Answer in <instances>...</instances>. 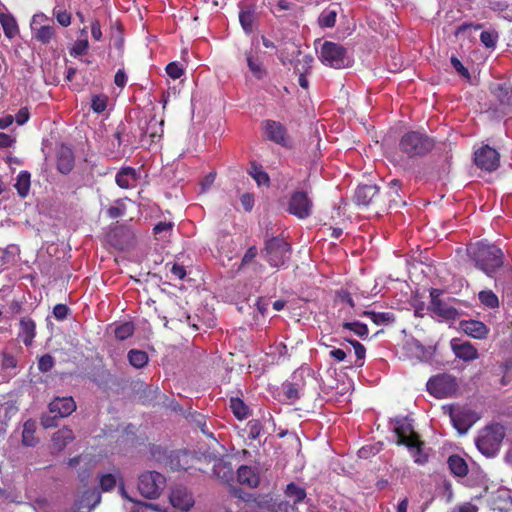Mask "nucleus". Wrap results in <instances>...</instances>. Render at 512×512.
Here are the masks:
<instances>
[{
  "mask_svg": "<svg viewBox=\"0 0 512 512\" xmlns=\"http://www.w3.org/2000/svg\"><path fill=\"white\" fill-rule=\"evenodd\" d=\"M477 419V414L470 409H459L451 413L453 426L460 435L465 434Z\"/></svg>",
  "mask_w": 512,
  "mask_h": 512,
  "instance_id": "nucleus-18",
  "label": "nucleus"
},
{
  "mask_svg": "<svg viewBox=\"0 0 512 512\" xmlns=\"http://www.w3.org/2000/svg\"><path fill=\"white\" fill-rule=\"evenodd\" d=\"M163 121H157L155 118H152L148 123L146 128L143 130V133L147 135L151 141H154L155 138H160L163 134Z\"/></svg>",
  "mask_w": 512,
  "mask_h": 512,
  "instance_id": "nucleus-42",
  "label": "nucleus"
},
{
  "mask_svg": "<svg viewBox=\"0 0 512 512\" xmlns=\"http://www.w3.org/2000/svg\"><path fill=\"white\" fill-rule=\"evenodd\" d=\"M116 183L120 188L127 189L137 180L136 170L131 167L122 168L116 175Z\"/></svg>",
  "mask_w": 512,
  "mask_h": 512,
  "instance_id": "nucleus-30",
  "label": "nucleus"
},
{
  "mask_svg": "<svg viewBox=\"0 0 512 512\" xmlns=\"http://www.w3.org/2000/svg\"><path fill=\"white\" fill-rule=\"evenodd\" d=\"M54 359L51 355L45 354L38 361V368L41 372H48L53 368Z\"/></svg>",
  "mask_w": 512,
  "mask_h": 512,
  "instance_id": "nucleus-57",
  "label": "nucleus"
},
{
  "mask_svg": "<svg viewBox=\"0 0 512 512\" xmlns=\"http://www.w3.org/2000/svg\"><path fill=\"white\" fill-rule=\"evenodd\" d=\"M134 333V325L131 322H125L115 328L114 334L118 340H126Z\"/></svg>",
  "mask_w": 512,
  "mask_h": 512,
  "instance_id": "nucleus-45",
  "label": "nucleus"
},
{
  "mask_svg": "<svg viewBox=\"0 0 512 512\" xmlns=\"http://www.w3.org/2000/svg\"><path fill=\"white\" fill-rule=\"evenodd\" d=\"M166 72L171 78L178 79L182 76L184 70L176 62H171L166 66Z\"/></svg>",
  "mask_w": 512,
  "mask_h": 512,
  "instance_id": "nucleus-61",
  "label": "nucleus"
},
{
  "mask_svg": "<svg viewBox=\"0 0 512 512\" xmlns=\"http://www.w3.org/2000/svg\"><path fill=\"white\" fill-rule=\"evenodd\" d=\"M165 485V477L157 471L145 472L139 476L138 490L145 498H158L165 488Z\"/></svg>",
  "mask_w": 512,
  "mask_h": 512,
  "instance_id": "nucleus-7",
  "label": "nucleus"
},
{
  "mask_svg": "<svg viewBox=\"0 0 512 512\" xmlns=\"http://www.w3.org/2000/svg\"><path fill=\"white\" fill-rule=\"evenodd\" d=\"M345 340L353 346L357 359L363 361L365 358V354H366L365 347L357 340L349 339V338H345ZM356 365L360 367L363 365V362L356 364Z\"/></svg>",
  "mask_w": 512,
  "mask_h": 512,
  "instance_id": "nucleus-54",
  "label": "nucleus"
},
{
  "mask_svg": "<svg viewBox=\"0 0 512 512\" xmlns=\"http://www.w3.org/2000/svg\"><path fill=\"white\" fill-rule=\"evenodd\" d=\"M53 15L61 26L67 27L71 24V14L66 10H54Z\"/></svg>",
  "mask_w": 512,
  "mask_h": 512,
  "instance_id": "nucleus-56",
  "label": "nucleus"
},
{
  "mask_svg": "<svg viewBox=\"0 0 512 512\" xmlns=\"http://www.w3.org/2000/svg\"><path fill=\"white\" fill-rule=\"evenodd\" d=\"M0 23L7 38L11 39L18 34L19 28L17 22L11 14L1 13Z\"/></svg>",
  "mask_w": 512,
  "mask_h": 512,
  "instance_id": "nucleus-32",
  "label": "nucleus"
},
{
  "mask_svg": "<svg viewBox=\"0 0 512 512\" xmlns=\"http://www.w3.org/2000/svg\"><path fill=\"white\" fill-rule=\"evenodd\" d=\"M450 61H451L453 68L458 72L459 75H461L462 77H464L466 79H470V73H469L468 69L464 67V65L461 63V61L456 56H452Z\"/></svg>",
  "mask_w": 512,
  "mask_h": 512,
  "instance_id": "nucleus-59",
  "label": "nucleus"
},
{
  "mask_svg": "<svg viewBox=\"0 0 512 512\" xmlns=\"http://www.w3.org/2000/svg\"><path fill=\"white\" fill-rule=\"evenodd\" d=\"M256 18L257 15L254 5H241L239 21L246 33L250 34L253 31V23Z\"/></svg>",
  "mask_w": 512,
  "mask_h": 512,
  "instance_id": "nucleus-27",
  "label": "nucleus"
},
{
  "mask_svg": "<svg viewBox=\"0 0 512 512\" xmlns=\"http://www.w3.org/2000/svg\"><path fill=\"white\" fill-rule=\"evenodd\" d=\"M411 456L415 463L424 465L428 462L429 455L426 450H411Z\"/></svg>",
  "mask_w": 512,
  "mask_h": 512,
  "instance_id": "nucleus-60",
  "label": "nucleus"
},
{
  "mask_svg": "<svg viewBox=\"0 0 512 512\" xmlns=\"http://www.w3.org/2000/svg\"><path fill=\"white\" fill-rule=\"evenodd\" d=\"M435 146L433 138L419 131L405 133L399 141V150L408 158L423 157Z\"/></svg>",
  "mask_w": 512,
  "mask_h": 512,
  "instance_id": "nucleus-3",
  "label": "nucleus"
},
{
  "mask_svg": "<svg viewBox=\"0 0 512 512\" xmlns=\"http://www.w3.org/2000/svg\"><path fill=\"white\" fill-rule=\"evenodd\" d=\"M230 408H231L233 414L239 420H242V419H245L248 417L249 408L240 398L232 397L230 399Z\"/></svg>",
  "mask_w": 512,
  "mask_h": 512,
  "instance_id": "nucleus-38",
  "label": "nucleus"
},
{
  "mask_svg": "<svg viewBox=\"0 0 512 512\" xmlns=\"http://www.w3.org/2000/svg\"><path fill=\"white\" fill-rule=\"evenodd\" d=\"M283 390L287 399L295 401L299 398V390L295 384L290 382L284 383Z\"/></svg>",
  "mask_w": 512,
  "mask_h": 512,
  "instance_id": "nucleus-55",
  "label": "nucleus"
},
{
  "mask_svg": "<svg viewBox=\"0 0 512 512\" xmlns=\"http://www.w3.org/2000/svg\"><path fill=\"white\" fill-rule=\"evenodd\" d=\"M426 386L429 393L437 398L451 396L458 387L456 379L448 374H439L430 378Z\"/></svg>",
  "mask_w": 512,
  "mask_h": 512,
  "instance_id": "nucleus-8",
  "label": "nucleus"
},
{
  "mask_svg": "<svg viewBox=\"0 0 512 512\" xmlns=\"http://www.w3.org/2000/svg\"><path fill=\"white\" fill-rule=\"evenodd\" d=\"M510 500V495L508 490H499L497 492V496L493 498V505L499 509L504 510Z\"/></svg>",
  "mask_w": 512,
  "mask_h": 512,
  "instance_id": "nucleus-50",
  "label": "nucleus"
},
{
  "mask_svg": "<svg viewBox=\"0 0 512 512\" xmlns=\"http://www.w3.org/2000/svg\"><path fill=\"white\" fill-rule=\"evenodd\" d=\"M76 410V403L72 397H56L49 403V413L63 418Z\"/></svg>",
  "mask_w": 512,
  "mask_h": 512,
  "instance_id": "nucleus-20",
  "label": "nucleus"
},
{
  "mask_svg": "<svg viewBox=\"0 0 512 512\" xmlns=\"http://www.w3.org/2000/svg\"><path fill=\"white\" fill-rule=\"evenodd\" d=\"M498 39L497 32L483 31L480 35V40L487 48H494Z\"/></svg>",
  "mask_w": 512,
  "mask_h": 512,
  "instance_id": "nucleus-53",
  "label": "nucleus"
},
{
  "mask_svg": "<svg viewBox=\"0 0 512 512\" xmlns=\"http://www.w3.org/2000/svg\"><path fill=\"white\" fill-rule=\"evenodd\" d=\"M74 438L73 431L64 427L54 433L52 440L56 448H65L73 442Z\"/></svg>",
  "mask_w": 512,
  "mask_h": 512,
  "instance_id": "nucleus-33",
  "label": "nucleus"
},
{
  "mask_svg": "<svg viewBox=\"0 0 512 512\" xmlns=\"http://www.w3.org/2000/svg\"><path fill=\"white\" fill-rule=\"evenodd\" d=\"M505 436L504 427L500 424H492L483 428L475 440L476 448H496Z\"/></svg>",
  "mask_w": 512,
  "mask_h": 512,
  "instance_id": "nucleus-10",
  "label": "nucleus"
},
{
  "mask_svg": "<svg viewBox=\"0 0 512 512\" xmlns=\"http://www.w3.org/2000/svg\"><path fill=\"white\" fill-rule=\"evenodd\" d=\"M59 417H56L55 414H43L41 416V425L44 427V428H50V427H54L56 426V420L58 419Z\"/></svg>",
  "mask_w": 512,
  "mask_h": 512,
  "instance_id": "nucleus-64",
  "label": "nucleus"
},
{
  "mask_svg": "<svg viewBox=\"0 0 512 512\" xmlns=\"http://www.w3.org/2000/svg\"><path fill=\"white\" fill-rule=\"evenodd\" d=\"M89 48V42L87 39L77 40L73 47L70 49V55L73 57H78L85 55Z\"/></svg>",
  "mask_w": 512,
  "mask_h": 512,
  "instance_id": "nucleus-49",
  "label": "nucleus"
},
{
  "mask_svg": "<svg viewBox=\"0 0 512 512\" xmlns=\"http://www.w3.org/2000/svg\"><path fill=\"white\" fill-rule=\"evenodd\" d=\"M99 458L91 453H82L68 460V466L77 470L78 479L87 485L92 470L96 467Z\"/></svg>",
  "mask_w": 512,
  "mask_h": 512,
  "instance_id": "nucleus-9",
  "label": "nucleus"
},
{
  "mask_svg": "<svg viewBox=\"0 0 512 512\" xmlns=\"http://www.w3.org/2000/svg\"><path fill=\"white\" fill-rule=\"evenodd\" d=\"M212 470L213 474L223 483L228 485L234 481V471L229 461L223 458L215 459Z\"/></svg>",
  "mask_w": 512,
  "mask_h": 512,
  "instance_id": "nucleus-23",
  "label": "nucleus"
},
{
  "mask_svg": "<svg viewBox=\"0 0 512 512\" xmlns=\"http://www.w3.org/2000/svg\"><path fill=\"white\" fill-rule=\"evenodd\" d=\"M337 10L332 9L331 7L322 11V13L318 17V24L323 28H332L335 26Z\"/></svg>",
  "mask_w": 512,
  "mask_h": 512,
  "instance_id": "nucleus-39",
  "label": "nucleus"
},
{
  "mask_svg": "<svg viewBox=\"0 0 512 512\" xmlns=\"http://www.w3.org/2000/svg\"><path fill=\"white\" fill-rule=\"evenodd\" d=\"M169 501L171 505L182 512H188L195 504L191 491L182 485L175 486L170 493Z\"/></svg>",
  "mask_w": 512,
  "mask_h": 512,
  "instance_id": "nucleus-14",
  "label": "nucleus"
},
{
  "mask_svg": "<svg viewBox=\"0 0 512 512\" xmlns=\"http://www.w3.org/2000/svg\"><path fill=\"white\" fill-rule=\"evenodd\" d=\"M257 512H297L287 501L274 499L270 494H261Z\"/></svg>",
  "mask_w": 512,
  "mask_h": 512,
  "instance_id": "nucleus-17",
  "label": "nucleus"
},
{
  "mask_svg": "<svg viewBox=\"0 0 512 512\" xmlns=\"http://www.w3.org/2000/svg\"><path fill=\"white\" fill-rule=\"evenodd\" d=\"M99 484L103 492L111 491L116 486V478L110 473L103 474L100 476Z\"/></svg>",
  "mask_w": 512,
  "mask_h": 512,
  "instance_id": "nucleus-52",
  "label": "nucleus"
},
{
  "mask_svg": "<svg viewBox=\"0 0 512 512\" xmlns=\"http://www.w3.org/2000/svg\"><path fill=\"white\" fill-rule=\"evenodd\" d=\"M279 436L280 437L286 436L287 437L286 444L289 446H292V447L302 446L301 440L296 433H293V432L289 433L286 431V432H281L279 434Z\"/></svg>",
  "mask_w": 512,
  "mask_h": 512,
  "instance_id": "nucleus-62",
  "label": "nucleus"
},
{
  "mask_svg": "<svg viewBox=\"0 0 512 512\" xmlns=\"http://www.w3.org/2000/svg\"><path fill=\"white\" fill-rule=\"evenodd\" d=\"M344 329L353 331L357 336L366 338L368 335L367 325L361 322H344L342 324Z\"/></svg>",
  "mask_w": 512,
  "mask_h": 512,
  "instance_id": "nucleus-46",
  "label": "nucleus"
},
{
  "mask_svg": "<svg viewBox=\"0 0 512 512\" xmlns=\"http://www.w3.org/2000/svg\"><path fill=\"white\" fill-rule=\"evenodd\" d=\"M36 431V422L32 419L27 420L23 425L22 441L25 446H35L37 441L34 437Z\"/></svg>",
  "mask_w": 512,
  "mask_h": 512,
  "instance_id": "nucleus-35",
  "label": "nucleus"
},
{
  "mask_svg": "<svg viewBox=\"0 0 512 512\" xmlns=\"http://www.w3.org/2000/svg\"><path fill=\"white\" fill-rule=\"evenodd\" d=\"M286 496L293 500L294 506L301 503L306 498V491L304 488L298 486L294 482L287 485L285 490Z\"/></svg>",
  "mask_w": 512,
  "mask_h": 512,
  "instance_id": "nucleus-37",
  "label": "nucleus"
},
{
  "mask_svg": "<svg viewBox=\"0 0 512 512\" xmlns=\"http://www.w3.org/2000/svg\"><path fill=\"white\" fill-rule=\"evenodd\" d=\"M31 30L33 33V37L38 42H40L44 45L49 44L56 37L54 25H40V26L32 25Z\"/></svg>",
  "mask_w": 512,
  "mask_h": 512,
  "instance_id": "nucleus-29",
  "label": "nucleus"
},
{
  "mask_svg": "<svg viewBox=\"0 0 512 512\" xmlns=\"http://www.w3.org/2000/svg\"><path fill=\"white\" fill-rule=\"evenodd\" d=\"M20 332L18 337L26 346H30L36 336V324L30 317H22L19 322Z\"/></svg>",
  "mask_w": 512,
  "mask_h": 512,
  "instance_id": "nucleus-26",
  "label": "nucleus"
},
{
  "mask_svg": "<svg viewBox=\"0 0 512 512\" xmlns=\"http://www.w3.org/2000/svg\"><path fill=\"white\" fill-rule=\"evenodd\" d=\"M201 456L205 459L207 457L201 450H155L153 453V457L163 461L164 466L171 471L193 468L194 463L201 460Z\"/></svg>",
  "mask_w": 512,
  "mask_h": 512,
  "instance_id": "nucleus-2",
  "label": "nucleus"
},
{
  "mask_svg": "<svg viewBox=\"0 0 512 512\" xmlns=\"http://www.w3.org/2000/svg\"><path fill=\"white\" fill-rule=\"evenodd\" d=\"M248 173L253 177L258 185L269 184L270 179L268 174L262 169V166L258 165L256 162H251Z\"/></svg>",
  "mask_w": 512,
  "mask_h": 512,
  "instance_id": "nucleus-40",
  "label": "nucleus"
},
{
  "mask_svg": "<svg viewBox=\"0 0 512 512\" xmlns=\"http://www.w3.org/2000/svg\"><path fill=\"white\" fill-rule=\"evenodd\" d=\"M125 205L124 203L122 202V200H117V205L116 206H111L108 210H107V215L112 218V219H115V218H118L122 215H124L125 213Z\"/></svg>",
  "mask_w": 512,
  "mask_h": 512,
  "instance_id": "nucleus-58",
  "label": "nucleus"
},
{
  "mask_svg": "<svg viewBox=\"0 0 512 512\" xmlns=\"http://www.w3.org/2000/svg\"><path fill=\"white\" fill-rule=\"evenodd\" d=\"M265 247L261 256L273 267H281L290 259L291 245L281 237L269 236L266 233Z\"/></svg>",
  "mask_w": 512,
  "mask_h": 512,
  "instance_id": "nucleus-5",
  "label": "nucleus"
},
{
  "mask_svg": "<svg viewBox=\"0 0 512 512\" xmlns=\"http://www.w3.org/2000/svg\"><path fill=\"white\" fill-rule=\"evenodd\" d=\"M246 60L250 71L257 79H262L266 75V71L262 67V63L258 59H255L250 52L246 53Z\"/></svg>",
  "mask_w": 512,
  "mask_h": 512,
  "instance_id": "nucleus-43",
  "label": "nucleus"
},
{
  "mask_svg": "<svg viewBox=\"0 0 512 512\" xmlns=\"http://www.w3.org/2000/svg\"><path fill=\"white\" fill-rule=\"evenodd\" d=\"M227 489L229 494L241 500L244 503L243 510L244 512H257L259 507V499L260 495H254L252 493L244 491L240 486L231 482L227 485Z\"/></svg>",
  "mask_w": 512,
  "mask_h": 512,
  "instance_id": "nucleus-15",
  "label": "nucleus"
},
{
  "mask_svg": "<svg viewBox=\"0 0 512 512\" xmlns=\"http://www.w3.org/2000/svg\"><path fill=\"white\" fill-rule=\"evenodd\" d=\"M264 129L269 140L282 146L286 145V129L280 122L266 120Z\"/></svg>",
  "mask_w": 512,
  "mask_h": 512,
  "instance_id": "nucleus-21",
  "label": "nucleus"
},
{
  "mask_svg": "<svg viewBox=\"0 0 512 512\" xmlns=\"http://www.w3.org/2000/svg\"><path fill=\"white\" fill-rule=\"evenodd\" d=\"M15 188L20 197L25 198L30 189V174L27 171H21L17 177Z\"/></svg>",
  "mask_w": 512,
  "mask_h": 512,
  "instance_id": "nucleus-41",
  "label": "nucleus"
},
{
  "mask_svg": "<svg viewBox=\"0 0 512 512\" xmlns=\"http://www.w3.org/2000/svg\"><path fill=\"white\" fill-rule=\"evenodd\" d=\"M319 59L323 64L334 69L346 68L353 63L349 50L343 45L332 41H325L322 44Z\"/></svg>",
  "mask_w": 512,
  "mask_h": 512,
  "instance_id": "nucleus-4",
  "label": "nucleus"
},
{
  "mask_svg": "<svg viewBox=\"0 0 512 512\" xmlns=\"http://www.w3.org/2000/svg\"><path fill=\"white\" fill-rule=\"evenodd\" d=\"M74 154L70 147L61 145L57 151V169L62 174H68L74 167Z\"/></svg>",
  "mask_w": 512,
  "mask_h": 512,
  "instance_id": "nucleus-22",
  "label": "nucleus"
},
{
  "mask_svg": "<svg viewBox=\"0 0 512 512\" xmlns=\"http://www.w3.org/2000/svg\"><path fill=\"white\" fill-rule=\"evenodd\" d=\"M448 466L451 473L457 477H465L469 471L466 461L458 455H451L448 458Z\"/></svg>",
  "mask_w": 512,
  "mask_h": 512,
  "instance_id": "nucleus-31",
  "label": "nucleus"
},
{
  "mask_svg": "<svg viewBox=\"0 0 512 512\" xmlns=\"http://www.w3.org/2000/svg\"><path fill=\"white\" fill-rule=\"evenodd\" d=\"M107 96L94 95L91 99V108L95 113H102L107 107Z\"/></svg>",
  "mask_w": 512,
  "mask_h": 512,
  "instance_id": "nucleus-51",
  "label": "nucleus"
},
{
  "mask_svg": "<svg viewBox=\"0 0 512 512\" xmlns=\"http://www.w3.org/2000/svg\"><path fill=\"white\" fill-rule=\"evenodd\" d=\"M467 253L475 266L490 277L503 265V252L495 245L483 242L470 244Z\"/></svg>",
  "mask_w": 512,
  "mask_h": 512,
  "instance_id": "nucleus-1",
  "label": "nucleus"
},
{
  "mask_svg": "<svg viewBox=\"0 0 512 512\" xmlns=\"http://www.w3.org/2000/svg\"><path fill=\"white\" fill-rule=\"evenodd\" d=\"M118 235H122L125 239L122 242L115 243L114 245L117 246L120 249H123L125 245L129 244L131 240L133 239L132 232L124 227L116 228L111 233V238H114Z\"/></svg>",
  "mask_w": 512,
  "mask_h": 512,
  "instance_id": "nucleus-48",
  "label": "nucleus"
},
{
  "mask_svg": "<svg viewBox=\"0 0 512 512\" xmlns=\"http://www.w3.org/2000/svg\"><path fill=\"white\" fill-rule=\"evenodd\" d=\"M378 194V187L372 184L359 185L355 191V201L359 205H369Z\"/></svg>",
  "mask_w": 512,
  "mask_h": 512,
  "instance_id": "nucleus-25",
  "label": "nucleus"
},
{
  "mask_svg": "<svg viewBox=\"0 0 512 512\" xmlns=\"http://www.w3.org/2000/svg\"><path fill=\"white\" fill-rule=\"evenodd\" d=\"M461 328L467 335L477 339L484 338L488 333L486 325L476 320L461 322Z\"/></svg>",
  "mask_w": 512,
  "mask_h": 512,
  "instance_id": "nucleus-28",
  "label": "nucleus"
},
{
  "mask_svg": "<svg viewBox=\"0 0 512 512\" xmlns=\"http://www.w3.org/2000/svg\"><path fill=\"white\" fill-rule=\"evenodd\" d=\"M490 91L497 102V110L507 114L512 107V84L509 82H494Z\"/></svg>",
  "mask_w": 512,
  "mask_h": 512,
  "instance_id": "nucleus-12",
  "label": "nucleus"
},
{
  "mask_svg": "<svg viewBox=\"0 0 512 512\" xmlns=\"http://www.w3.org/2000/svg\"><path fill=\"white\" fill-rule=\"evenodd\" d=\"M69 312V308L65 304H57L53 308V315L58 320H64Z\"/></svg>",
  "mask_w": 512,
  "mask_h": 512,
  "instance_id": "nucleus-63",
  "label": "nucleus"
},
{
  "mask_svg": "<svg viewBox=\"0 0 512 512\" xmlns=\"http://www.w3.org/2000/svg\"><path fill=\"white\" fill-rule=\"evenodd\" d=\"M429 310L446 320H454L459 316V312L456 308L439 298L438 290H432L431 292V303L429 305Z\"/></svg>",
  "mask_w": 512,
  "mask_h": 512,
  "instance_id": "nucleus-16",
  "label": "nucleus"
},
{
  "mask_svg": "<svg viewBox=\"0 0 512 512\" xmlns=\"http://www.w3.org/2000/svg\"><path fill=\"white\" fill-rule=\"evenodd\" d=\"M312 201L304 191H295L292 193L288 205V212L300 219L310 216Z\"/></svg>",
  "mask_w": 512,
  "mask_h": 512,
  "instance_id": "nucleus-13",
  "label": "nucleus"
},
{
  "mask_svg": "<svg viewBox=\"0 0 512 512\" xmlns=\"http://www.w3.org/2000/svg\"><path fill=\"white\" fill-rule=\"evenodd\" d=\"M479 300L483 305L488 308H497L499 306V300L496 294L492 291H481L479 293Z\"/></svg>",
  "mask_w": 512,
  "mask_h": 512,
  "instance_id": "nucleus-47",
  "label": "nucleus"
},
{
  "mask_svg": "<svg viewBox=\"0 0 512 512\" xmlns=\"http://www.w3.org/2000/svg\"><path fill=\"white\" fill-rule=\"evenodd\" d=\"M451 348L456 357L464 361H471L479 356L477 349L469 342H458L456 339H453L451 341Z\"/></svg>",
  "mask_w": 512,
  "mask_h": 512,
  "instance_id": "nucleus-24",
  "label": "nucleus"
},
{
  "mask_svg": "<svg viewBox=\"0 0 512 512\" xmlns=\"http://www.w3.org/2000/svg\"><path fill=\"white\" fill-rule=\"evenodd\" d=\"M237 481L240 485L255 489L260 484V474L257 467L241 465L237 469Z\"/></svg>",
  "mask_w": 512,
  "mask_h": 512,
  "instance_id": "nucleus-19",
  "label": "nucleus"
},
{
  "mask_svg": "<svg viewBox=\"0 0 512 512\" xmlns=\"http://www.w3.org/2000/svg\"><path fill=\"white\" fill-rule=\"evenodd\" d=\"M474 163L481 170L493 172L500 165V154L494 148L484 145L475 151Z\"/></svg>",
  "mask_w": 512,
  "mask_h": 512,
  "instance_id": "nucleus-11",
  "label": "nucleus"
},
{
  "mask_svg": "<svg viewBox=\"0 0 512 512\" xmlns=\"http://www.w3.org/2000/svg\"><path fill=\"white\" fill-rule=\"evenodd\" d=\"M364 316H368L376 325H390L395 322V316L391 312H375V311H364Z\"/></svg>",
  "mask_w": 512,
  "mask_h": 512,
  "instance_id": "nucleus-34",
  "label": "nucleus"
},
{
  "mask_svg": "<svg viewBox=\"0 0 512 512\" xmlns=\"http://www.w3.org/2000/svg\"><path fill=\"white\" fill-rule=\"evenodd\" d=\"M127 357L129 363L137 369L143 368L148 363V355L142 350L132 349L128 352Z\"/></svg>",
  "mask_w": 512,
  "mask_h": 512,
  "instance_id": "nucleus-36",
  "label": "nucleus"
},
{
  "mask_svg": "<svg viewBox=\"0 0 512 512\" xmlns=\"http://www.w3.org/2000/svg\"><path fill=\"white\" fill-rule=\"evenodd\" d=\"M395 443L406 448H421L424 444L419 434L415 431L412 420L408 417L391 420Z\"/></svg>",
  "mask_w": 512,
  "mask_h": 512,
  "instance_id": "nucleus-6",
  "label": "nucleus"
},
{
  "mask_svg": "<svg viewBox=\"0 0 512 512\" xmlns=\"http://www.w3.org/2000/svg\"><path fill=\"white\" fill-rule=\"evenodd\" d=\"M159 393L158 387L146 385L140 393V399L143 404L150 405L157 400Z\"/></svg>",
  "mask_w": 512,
  "mask_h": 512,
  "instance_id": "nucleus-44",
  "label": "nucleus"
}]
</instances>
